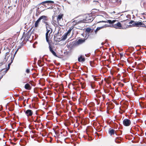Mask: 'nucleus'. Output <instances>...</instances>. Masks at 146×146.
<instances>
[{"label": "nucleus", "mask_w": 146, "mask_h": 146, "mask_svg": "<svg viewBox=\"0 0 146 146\" xmlns=\"http://www.w3.org/2000/svg\"><path fill=\"white\" fill-rule=\"evenodd\" d=\"M134 23L135 22H134V21H130V22H129V23L130 24H132L133 23Z\"/></svg>", "instance_id": "29"}, {"label": "nucleus", "mask_w": 146, "mask_h": 146, "mask_svg": "<svg viewBox=\"0 0 146 146\" xmlns=\"http://www.w3.org/2000/svg\"><path fill=\"white\" fill-rule=\"evenodd\" d=\"M82 20H84V22H82V23H88L92 21L93 20V19L92 17H89V18H88L87 17L86 19H83Z\"/></svg>", "instance_id": "6"}, {"label": "nucleus", "mask_w": 146, "mask_h": 146, "mask_svg": "<svg viewBox=\"0 0 146 146\" xmlns=\"http://www.w3.org/2000/svg\"><path fill=\"white\" fill-rule=\"evenodd\" d=\"M102 96L103 97V98H104V99L105 98V96L104 95H102Z\"/></svg>", "instance_id": "32"}, {"label": "nucleus", "mask_w": 146, "mask_h": 146, "mask_svg": "<svg viewBox=\"0 0 146 146\" xmlns=\"http://www.w3.org/2000/svg\"><path fill=\"white\" fill-rule=\"evenodd\" d=\"M104 42H102V43L101 44H102V45H104Z\"/></svg>", "instance_id": "37"}, {"label": "nucleus", "mask_w": 146, "mask_h": 146, "mask_svg": "<svg viewBox=\"0 0 146 146\" xmlns=\"http://www.w3.org/2000/svg\"><path fill=\"white\" fill-rule=\"evenodd\" d=\"M131 122L130 120L128 119H125L123 121V124L126 126H128L130 125Z\"/></svg>", "instance_id": "2"}, {"label": "nucleus", "mask_w": 146, "mask_h": 146, "mask_svg": "<svg viewBox=\"0 0 146 146\" xmlns=\"http://www.w3.org/2000/svg\"><path fill=\"white\" fill-rule=\"evenodd\" d=\"M85 39L84 38L79 39L77 41V43L78 44H81L85 41Z\"/></svg>", "instance_id": "11"}, {"label": "nucleus", "mask_w": 146, "mask_h": 146, "mask_svg": "<svg viewBox=\"0 0 146 146\" xmlns=\"http://www.w3.org/2000/svg\"><path fill=\"white\" fill-rule=\"evenodd\" d=\"M18 49H17L16 51L15 52V54H14V56H15V55L16 54V53H17V52L18 51Z\"/></svg>", "instance_id": "31"}, {"label": "nucleus", "mask_w": 146, "mask_h": 146, "mask_svg": "<svg viewBox=\"0 0 146 146\" xmlns=\"http://www.w3.org/2000/svg\"><path fill=\"white\" fill-rule=\"evenodd\" d=\"M9 54V52H7V53H6V54L7 55H8Z\"/></svg>", "instance_id": "36"}, {"label": "nucleus", "mask_w": 146, "mask_h": 146, "mask_svg": "<svg viewBox=\"0 0 146 146\" xmlns=\"http://www.w3.org/2000/svg\"><path fill=\"white\" fill-rule=\"evenodd\" d=\"M3 62H1V63H0V66H1L3 64Z\"/></svg>", "instance_id": "35"}, {"label": "nucleus", "mask_w": 146, "mask_h": 146, "mask_svg": "<svg viewBox=\"0 0 146 146\" xmlns=\"http://www.w3.org/2000/svg\"><path fill=\"white\" fill-rule=\"evenodd\" d=\"M120 113L121 114H122V113H121V112H120Z\"/></svg>", "instance_id": "43"}, {"label": "nucleus", "mask_w": 146, "mask_h": 146, "mask_svg": "<svg viewBox=\"0 0 146 146\" xmlns=\"http://www.w3.org/2000/svg\"><path fill=\"white\" fill-rule=\"evenodd\" d=\"M62 14H60L59 15L57 18V21L58 24L61 22V21L62 20V17H63Z\"/></svg>", "instance_id": "5"}, {"label": "nucleus", "mask_w": 146, "mask_h": 146, "mask_svg": "<svg viewBox=\"0 0 146 146\" xmlns=\"http://www.w3.org/2000/svg\"><path fill=\"white\" fill-rule=\"evenodd\" d=\"M50 32L49 31H46V41L49 44V39H48V33H50ZM50 35H49V36Z\"/></svg>", "instance_id": "13"}, {"label": "nucleus", "mask_w": 146, "mask_h": 146, "mask_svg": "<svg viewBox=\"0 0 146 146\" xmlns=\"http://www.w3.org/2000/svg\"><path fill=\"white\" fill-rule=\"evenodd\" d=\"M84 20H82L79 21L74 20L72 22V23L73 25L75 26L78 24L82 23V22H84Z\"/></svg>", "instance_id": "3"}, {"label": "nucleus", "mask_w": 146, "mask_h": 146, "mask_svg": "<svg viewBox=\"0 0 146 146\" xmlns=\"http://www.w3.org/2000/svg\"><path fill=\"white\" fill-rule=\"evenodd\" d=\"M113 26L114 27L116 28L120 29L121 27V24L119 22H118L117 23L114 24Z\"/></svg>", "instance_id": "8"}, {"label": "nucleus", "mask_w": 146, "mask_h": 146, "mask_svg": "<svg viewBox=\"0 0 146 146\" xmlns=\"http://www.w3.org/2000/svg\"><path fill=\"white\" fill-rule=\"evenodd\" d=\"M120 108V110H121V108Z\"/></svg>", "instance_id": "45"}, {"label": "nucleus", "mask_w": 146, "mask_h": 146, "mask_svg": "<svg viewBox=\"0 0 146 146\" xmlns=\"http://www.w3.org/2000/svg\"><path fill=\"white\" fill-rule=\"evenodd\" d=\"M78 60L79 62H84L85 61V59L84 58H82V55H81L78 58Z\"/></svg>", "instance_id": "15"}, {"label": "nucleus", "mask_w": 146, "mask_h": 146, "mask_svg": "<svg viewBox=\"0 0 146 146\" xmlns=\"http://www.w3.org/2000/svg\"><path fill=\"white\" fill-rule=\"evenodd\" d=\"M95 2H98V1H94V2H95Z\"/></svg>", "instance_id": "41"}, {"label": "nucleus", "mask_w": 146, "mask_h": 146, "mask_svg": "<svg viewBox=\"0 0 146 146\" xmlns=\"http://www.w3.org/2000/svg\"><path fill=\"white\" fill-rule=\"evenodd\" d=\"M45 26L46 27V31H48L50 32L49 33V35H50L52 32V30L51 28L50 24L49 23L48 24H46V25H45Z\"/></svg>", "instance_id": "4"}, {"label": "nucleus", "mask_w": 146, "mask_h": 146, "mask_svg": "<svg viewBox=\"0 0 146 146\" xmlns=\"http://www.w3.org/2000/svg\"><path fill=\"white\" fill-rule=\"evenodd\" d=\"M5 60H6V61L7 60V59H6V57H5Z\"/></svg>", "instance_id": "38"}, {"label": "nucleus", "mask_w": 146, "mask_h": 146, "mask_svg": "<svg viewBox=\"0 0 146 146\" xmlns=\"http://www.w3.org/2000/svg\"><path fill=\"white\" fill-rule=\"evenodd\" d=\"M75 27L76 28L78 29V28H77L76 27Z\"/></svg>", "instance_id": "44"}, {"label": "nucleus", "mask_w": 146, "mask_h": 146, "mask_svg": "<svg viewBox=\"0 0 146 146\" xmlns=\"http://www.w3.org/2000/svg\"><path fill=\"white\" fill-rule=\"evenodd\" d=\"M24 97H22L19 98V99L20 100H23L24 99Z\"/></svg>", "instance_id": "27"}, {"label": "nucleus", "mask_w": 146, "mask_h": 146, "mask_svg": "<svg viewBox=\"0 0 146 146\" xmlns=\"http://www.w3.org/2000/svg\"><path fill=\"white\" fill-rule=\"evenodd\" d=\"M102 28H103V27H98L96 30L94 31L95 34H96L98 31Z\"/></svg>", "instance_id": "18"}, {"label": "nucleus", "mask_w": 146, "mask_h": 146, "mask_svg": "<svg viewBox=\"0 0 146 146\" xmlns=\"http://www.w3.org/2000/svg\"><path fill=\"white\" fill-rule=\"evenodd\" d=\"M116 21V20L111 21V20H108L107 21H100L99 22H104L106 23H108L110 24H113Z\"/></svg>", "instance_id": "10"}, {"label": "nucleus", "mask_w": 146, "mask_h": 146, "mask_svg": "<svg viewBox=\"0 0 146 146\" xmlns=\"http://www.w3.org/2000/svg\"><path fill=\"white\" fill-rule=\"evenodd\" d=\"M85 55V56H87V54H86Z\"/></svg>", "instance_id": "40"}, {"label": "nucleus", "mask_w": 146, "mask_h": 146, "mask_svg": "<svg viewBox=\"0 0 146 146\" xmlns=\"http://www.w3.org/2000/svg\"><path fill=\"white\" fill-rule=\"evenodd\" d=\"M37 121V119H36L34 121L35 122H36Z\"/></svg>", "instance_id": "39"}, {"label": "nucleus", "mask_w": 146, "mask_h": 146, "mask_svg": "<svg viewBox=\"0 0 146 146\" xmlns=\"http://www.w3.org/2000/svg\"><path fill=\"white\" fill-rule=\"evenodd\" d=\"M92 76L93 77L94 79L95 80H96L98 79L96 76H94L93 75Z\"/></svg>", "instance_id": "23"}, {"label": "nucleus", "mask_w": 146, "mask_h": 146, "mask_svg": "<svg viewBox=\"0 0 146 146\" xmlns=\"http://www.w3.org/2000/svg\"><path fill=\"white\" fill-rule=\"evenodd\" d=\"M68 33H65L64 35H63L61 38L62 40H65L67 38L68 35Z\"/></svg>", "instance_id": "17"}, {"label": "nucleus", "mask_w": 146, "mask_h": 146, "mask_svg": "<svg viewBox=\"0 0 146 146\" xmlns=\"http://www.w3.org/2000/svg\"><path fill=\"white\" fill-rule=\"evenodd\" d=\"M91 87L92 88H94V86L92 85V84H91Z\"/></svg>", "instance_id": "30"}, {"label": "nucleus", "mask_w": 146, "mask_h": 146, "mask_svg": "<svg viewBox=\"0 0 146 146\" xmlns=\"http://www.w3.org/2000/svg\"><path fill=\"white\" fill-rule=\"evenodd\" d=\"M94 29H91V31H90V33H94Z\"/></svg>", "instance_id": "26"}, {"label": "nucleus", "mask_w": 146, "mask_h": 146, "mask_svg": "<svg viewBox=\"0 0 146 146\" xmlns=\"http://www.w3.org/2000/svg\"><path fill=\"white\" fill-rule=\"evenodd\" d=\"M71 29H69L68 31L66 33H68H68H70V32H71Z\"/></svg>", "instance_id": "28"}, {"label": "nucleus", "mask_w": 146, "mask_h": 146, "mask_svg": "<svg viewBox=\"0 0 146 146\" xmlns=\"http://www.w3.org/2000/svg\"><path fill=\"white\" fill-rule=\"evenodd\" d=\"M91 31V29L90 28H87L86 30V31L88 33H90V31Z\"/></svg>", "instance_id": "19"}, {"label": "nucleus", "mask_w": 146, "mask_h": 146, "mask_svg": "<svg viewBox=\"0 0 146 146\" xmlns=\"http://www.w3.org/2000/svg\"><path fill=\"white\" fill-rule=\"evenodd\" d=\"M51 53H52V54L55 56H56V57H58V56H57V55H56V53L55 52H54V50H53V51H52L51 52Z\"/></svg>", "instance_id": "21"}, {"label": "nucleus", "mask_w": 146, "mask_h": 146, "mask_svg": "<svg viewBox=\"0 0 146 146\" xmlns=\"http://www.w3.org/2000/svg\"><path fill=\"white\" fill-rule=\"evenodd\" d=\"M115 131L114 129L110 128L109 130L108 133L111 135L114 134Z\"/></svg>", "instance_id": "12"}, {"label": "nucleus", "mask_w": 146, "mask_h": 146, "mask_svg": "<svg viewBox=\"0 0 146 146\" xmlns=\"http://www.w3.org/2000/svg\"><path fill=\"white\" fill-rule=\"evenodd\" d=\"M29 72H30V70L29 69H27L26 70V72L27 73H29Z\"/></svg>", "instance_id": "25"}, {"label": "nucleus", "mask_w": 146, "mask_h": 146, "mask_svg": "<svg viewBox=\"0 0 146 146\" xmlns=\"http://www.w3.org/2000/svg\"><path fill=\"white\" fill-rule=\"evenodd\" d=\"M3 69H2V70H1V71H2V70Z\"/></svg>", "instance_id": "42"}, {"label": "nucleus", "mask_w": 146, "mask_h": 146, "mask_svg": "<svg viewBox=\"0 0 146 146\" xmlns=\"http://www.w3.org/2000/svg\"><path fill=\"white\" fill-rule=\"evenodd\" d=\"M11 62H10L8 64V68L5 71L6 72H7L8 71V70H9V69L10 65H11Z\"/></svg>", "instance_id": "20"}, {"label": "nucleus", "mask_w": 146, "mask_h": 146, "mask_svg": "<svg viewBox=\"0 0 146 146\" xmlns=\"http://www.w3.org/2000/svg\"><path fill=\"white\" fill-rule=\"evenodd\" d=\"M41 20L42 22L45 23V25H46V24L49 23L47 22L48 20V17L46 16L42 15L40 16L35 22V27H38V24Z\"/></svg>", "instance_id": "1"}, {"label": "nucleus", "mask_w": 146, "mask_h": 146, "mask_svg": "<svg viewBox=\"0 0 146 146\" xmlns=\"http://www.w3.org/2000/svg\"><path fill=\"white\" fill-rule=\"evenodd\" d=\"M108 25H105L103 26H102L101 27H103V28H105V27H108Z\"/></svg>", "instance_id": "24"}, {"label": "nucleus", "mask_w": 146, "mask_h": 146, "mask_svg": "<svg viewBox=\"0 0 146 146\" xmlns=\"http://www.w3.org/2000/svg\"><path fill=\"white\" fill-rule=\"evenodd\" d=\"M49 49L50 51L51 52L52 51H53V50L52 49L51 46L50 44V43H49Z\"/></svg>", "instance_id": "22"}, {"label": "nucleus", "mask_w": 146, "mask_h": 146, "mask_svg": "<svg viewBox=\"0 0 146 146\" xmlns=\"http://www.w3.org/2000/svg\"><path fill=\"white\" fill-rule=\"evenodd\" d=\"M54 2L51 1H47L43 2L41 3L40 4H42L43 5L45 6L44 4L47 3L48 5L50 3H54Z\"/></svg>", "instance_id": "9"}, {"label": "nucleus", "mask_w": 146, "mask_h": 146, "mask_svg": "<svg viewBox=\"0 0 146 146\" xmlns=\"http://www.w3.org/2000/svg\"><path fill=\"white\" fill-rule=\"evenodd\" d=\"M13 58H14V57H13ZM13 58H13V59H12V58H11V63H12V62H13Z\"/></svg>", "instance_id": "34"}, {"label": "nucleus", "mask_w": 146, "mask_h": 146, "mask_svg": "<svg viewBox=\"0 0 146 146\" xmlns=\"http://www.w3.org/2000/svg\"><path fill=\"white\" fill-rule=\"evenodd\" d=\"M143 23H142L141 22H137L133 23L132 25L134 26H138L139 25H143Z\"/></svg>", "instance_id": "14"}, {"label": "nucleus", "mask_w": 146, "mask_h": 146, "mask_svg": "<svg viewBox=\"0 0 146 146\" xmlns=\"http://www.w3.org/2000/svg\"><path fill=\"white\" fill-rule=\"evenodd\" d=\"M120 54L121 56H123V54L122 53H120Z\"/></svg>", "instance_id": "33"}, {"label": "nucleus", "mask_w": 146, "mask_h": 146, "mask_svg": "<svg viewBox=\"0 0 146 146\" xmlns=\"http://www.w3.org/2000/svg\"><path fill=\"white\" fill-rule=\"evenodd\" d=\"M25 113L27 116H31L33 114V111L31 110H27L25 111Z\"/></svg>", "instance_id": "7"}, {"label": "nucleus", "mask_w": 146, "mask_h": 146, "mask_svg": "<svg viewBox=\"0 0 146 146\" xmlns=\"http://www.w3.org/2000/svg\"><path fill=\"white\" fill-rule=\"evenodd\" d=\"M25 87L26 89L28 90H30L31 88L30 85L28 84H26L25 85Z\"/></svg>", "instance_id": "16"}]
</instances>
